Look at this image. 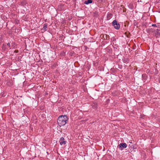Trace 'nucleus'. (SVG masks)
<instances>
[{"label": "nucleus", "mask_w": 160, "mask_h": 160, "mask_svg": "<svg viewBox=\"0 0 160 160\" xmlns=\"http://www.w3.org/2000/svg\"><path fill=\"white\" fill-rule=\"evenodd\" d=\"M68 120V117L67 116L61 115L58 118L57 120L58 124L60 126L65 125L67 123Z\"/></svg>", "instance_id": "nucleus-1"}, {"label": "nucleus", "mask_w": 160, "mask_h": 160, "mask_svg": "<svg viewBox=\"0 0 160 160\" xmlns=\"http://www.w3.org/2000/svg\"><path fill=\"white\" fill-rule=\"evenodd\" d=\"M112 25L113 26L114 28L116 29H118L119 28L120 25V24L117 23V22L116 20H114L112 22Z\"/></svg>", "instance_id": "nucleus-2"}, {"label": "nucleus", "mask_w": 160, "mask_h": 160, "mask_svg": "<svg viewBox=\"0 0 160 160\" xmlns=\"http://www.w3.org/2000/svg\"><path fill=\"white\" fill-rule=\"evenodd\" d=\"M120 149L122 150L123 148H126L127 147V145L125 143H121L119 145Z\"/></svg>", "instance_id": "nucleus-3"}, {"label": "nucleus", "mask_w": 160, "mask_h": 160, "mask_svg": "<svg viewBox=\"0 0 160 160\" xmlns=\"http://www.w3.org/2000/svg\"><path fill=\"white\" fill-rule=\"evenodd\" d=\"M59 142L61 145H62L63 144H66V142L64 140V138L62 137L60 138Z\"/></svg>", "instance_id": "nucleus-4"}, {"label": "nucleus", "mask_w": 160, "mask_h": 160, "mask_svg": "<svg viewBox=\"0 0 160 160\" xmlns=\"http://www.w3.org/2000/svg\"><path fill=\"white\" fill-rule=\"evenodd\" d=\"M154 32L156 36H158L160 35V29H157Z\"/></svg>", "instance_id": "nucleus-5"}, {"label": "nucleus", "mask_w": 160, "mask_h": 160, "mask_svg": "<svg viewBox=\"0 0 160 160\" xmlns=\"http://www.w3.org/2000/svg\"><path fill=\"white\" fill-rule=\"evenodd\" d=\"M92 0H88L87 1H86L84 2V4H88L89 3H92Z\"/></svg>", "instance_id": "nucleus-6"}, {"label": "nucleus", "mask_w": 160, "mask_h": 160, "mask_svg": "<svg viewBox=\"0 0 160 160\" xmlns=\"http://www.w3.org/2000/svg\"><path fill=\"white\" fill-rule=\"evenodd\" d=\"M11 47H12L13 48H15L16 47V44L15 42H12V43Z\"/></svg>", "instance_id": "nucleus-7"}, {"label": "nucleus", "mask_w": 160, "mask_h": 160, "mask_svg": "<svg viewBox=\"0 0 160 160\" xmlns=\"http://www.w3.org/2000/svg\"><path fill=\"white\" fill-rule=\"evenodd\" d=\"M92 107L93 108V109H96L97 108V104H95V103H93V104H92Z\"/></svg>", "instance_id": "nucleus-8"}, {"label": "nucleus", "mask_w": 160, "mask_h": 160, "mask_svg": "<svg viewBox=\"0 0 160 160\" xmlns=\"http://www.w3.org/2000/svg\"><path fill=\"white\" fill-rule=\"evenodd\" d=\"M47 24H46V23H45L44 25H43V29H44V30H46V29L47 28Z\"/></svg>", "instance_id": "nucleus-9"}, {"label": "nucleus", "mask_w": 160, "mask_h": 160, "mask_svg": "<svg viewBox=\"0 0 160 160\" xmlns=\"http://www.w3.org/2000/svg\"><path fill=\"white\" fill-rule=\"evenodd\" d=\"M106 37V39L107 40H108L109 39V36L108 35H105Z\"/></svg>", "instance_id": "nucleus-10"}, {"label": "nucleus", "mask_w": 160, "mask_h": 160, "mask_svg": "<svg viewBox=\"0 0 160 160\" xmlns=\"http://www.w3.org/2000/svg\"><path fill=\"white\" fill-rule=\"evenodd\" d=\"M7 45L8 47L10 48V49H11V48H10V43L8 42L7 44Z\"/></svg>", "instance_id": "nucleus-11"}, {"label": "nucleus", "mask_w": 160, "mask_h": 160, "mask_svg": "<svg viewBox=\"0 0 160 160\" xmlns=\"http://www.w3.org/2000/svg\"><path fill=\"white\" fill-rule=\"evenodd\" d=\"M152 26H153V27H157V25L156 24H153L152 25Z\"/></svg>", "instance_id": "nucleus-12"}, {"label": "nucleus", "mask_w": 160, "mask_h": 160, "mask_svg": "<svg viewBox=\"0 0 160 160\" xmlns=\"http://www.w3.org/2000/svg\"><path fill=\"white\" fill-rule=\"evenodd\" d=\"M15 53H18V50H15L14 51Z\"/></svg>", "instance_id": "nucleus-13"}, {"label": "nucleus", "mask_w": 160, "mask_h": 160, "mask_svg": "<svg viewBox=\"0 0 160 160\" xmlns=\"http://www.w3.org/2000/svg\"><path fill=\"white\" fill-rule=\"evenodd\" d=\"M157 27L159 28L160 27V25L159 24H158L157 25Z\"/></svg>", "instance_id": "nucleus-14"}, {"label": "nucleus", "mask_w": 160, "mask_h": 160, "mask_svg": "<svg viewBox=\"0 0 160 160\" xmlns=\"http://www.w3.org/2000/svg\"><path fill=\"white\" fill-rule=\"evenodd\" d=\"M103 37H104V38H105L104 35Z\"/></svg>", "instance_id": "nucleus-15"}]
</instances>
